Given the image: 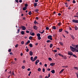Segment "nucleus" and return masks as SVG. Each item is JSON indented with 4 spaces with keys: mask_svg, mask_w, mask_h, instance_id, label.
Wrapping results in <instances>:
<instances>
[{
    "mask_svg": "<svg viewBox=\"0 0 78 78\" xmlns=\"http://www.w3.org/2000/svg\"><path fill=\"white\" fill-rule=\"evenodd\" d=\"M73 23H78V20H73L72 21Z\"/></svg>",
    "mask_w": 78,
    "mask_h": 78,
    "instance_id": "obj_1",
    "label": "nucleus"
},
{
    "mask_svg": "<svg viewBox=\"0 0 78 78\" xmlns=\"http://www.w3.org/2000/svg\"><path fill=\"white\" fill-rule=\"evenodd\" d=\"M48 39H50V40H51L52 41L53 40V39L52 38V36L51 35H49L48 37Z\"/></svg>",
    "mask_w": 78,
    "mask_h": 78,
    "instance_id": "obj_2",
    "label": "nucleus"
},
{
    "mask_svg": "<svg viewBox=\"0 0 78 78\" xmlns=\"http://www.w3.org/2000/svg\"><path fill=\"white\" fill-rule=\"evenodd\" d=\"M20 28H21V29L22 28V30H26V27H25L23 26L22 27L21 26Z\"/></svg>",
    "mask_w": 78,
    "mask_h": 78,
    "instance_id": "obj_3",
    "label": "nucleus"
},
{
    "mask_svg": "<svg viewBox=\"0 0 78 78\" xmlns=\"http://www.w3.org/2000/svg\"><path fill=\"white\" fill-rule=\"evenodd\" d=\"M70 48L71 50H74L73 51V52H74V51L75 50L76 48H73V47H72L71 46H70Z\"/></svg>",
    "mask_w": 78,
    "mask_h": 78,
    "instance_id": "obj_4",
    "label": "nucleus"
},
{
    "mask_svg": "<svg viewBox=\"0 0 78 78\" xmlns=\"http://www.w3.org/2000/svg\"><path fill=\"white\" fill-rule=\"evenodd\" d=\"M68 55L72 56V55H73V53L71 51H68Z\"/></svg>",
    "mask_w": 78,
    "mask_h": 78,
    "instance_id": "obj_5",
    "label": "nucleus"
},
{
    "mask_svg": "<svg viewBox=\"0 0 78 78\" xmlns=\"http://www.w3.org/2000/svg\"><path fill=\"white\" fill-rule=\"evenodd\" d=\"M37 58V56H36L34 57L33 58V62H34V61H35L36 59Z\"/></svg>",
    "mask_w": 78,
    "mask_h": 78,
    "instance_id": "obj_6",
    "label": "nucleus"
},
{
    "mask_svg": "<svg viewBox=\"0 0 78 78\" xmlns=\"http://www.w3.org/2000/svg\"><path fill=\"white\" fill-rule=\"evenodd\" d=\"M55 65V63H51L50 64V66H54Z\"/></svg>",
    "mask_w": 78,
    "mask_h": 78,
    "instance_id": "obj_7",
    "label": "nucleus"
},
{
    "mask_svg": "<svg viewBox=\"0 0 78 78\" xmlns=\"http://www.w3.org/2000/svg\"><path fill=\"white\" fill-rule=\"evenodd\" d=\"M29 54L30 56H32L33 55V52H32L31 51H30L29 52Z\"/></svg>",
    "mask_w": 78,
    "mask_h": 78,
    "instance_id": "obj_8",
    "label": "nucleus"
},
{
    "mask_svg": "<svg viewBox=\"0 0 78 78\" xmlns=\"http://www.w3.org/2000/svg\"><path fill=\"white\" fill-rule=\"evenodd\" d=\"M38 62H39V60H37L35 62V64L36 65H37V63H38Z\"/></svg>",
    "mask_w": 78,
    "mask_h": 78,
    "instance_id": "obj_9",
    "label": "nucleus"
},
{
    "mask_svg": "<svg viewBox=\"0 0 78 78\" xmlns=\"http://www.w3.org/2000/svg\"><path fill=\"white\" fill-rule=\"evenodd\" d=\"M62 58L64 59H67V57L63 55V56H62Z\"/></svg>",
    "mask_w": 78,
    "mask_h": 78,
    "instance_id": "obj_10",
    "label": "nucleus"
},
{
    "mask_svg": "<svg viewBox=\"0 0 78 78\" xmlns=\"http://www.w3.org/2000/svg\"><path fill=\"white\" fill-rule=\"evenodd\" d=\"M34 29H35V30H37V27L36 26H34Z\"/></svg>",
    "mask_w": 78,
    "mask_h": 78,
    "instance_id": "obj_11",
    "label": "nucleus"
},
{
    "mask_svg": "<svg viewBox=\"0 0 78 78\" xmlns=\"http://www.w3.org/2000/svg\"><path fill=\"white\" fill-rule=\"evenodd\" d=\"M27 7H25L23 8V11H25V10H27Z\"/></svg>",
    "mask_w": 78,
    "mask_h": 78,
    "instance_id": "obj_12",
    "label": "nucleus"
},
{
    "mask_svg": "<svg viewBox=\"0 0 78 78\" xmlns=\"http://www.w3.org/2000/svg\"><path fill=\"white\" fill-rule=\"evenodd\" d=\"M21 34H22V35H23L24 34H25V32H24V31H22L21 32Z\"/></svg>",
    "mask_w": 78,
    "mask_h": 78,
    "instance_id": "obj_13",
    "label": "nucleus"
},
{
    "mask_svg": "<svg viewBox=\"0 0 78 78\" xmlns=\"http://www.w3.org/2000/svg\"><path fill=\"white\" fill-rule=\"evenodd\" d=\"M51 72L52 73H55V70L53 69L51 71Z\"/></svg>",
    "mask_w": 78,
    "mask_h": 78,
    "instance_id": "obj_14",
    "label": "nucleus"
},
{
    "mask_svg": "<svg viewBox=\"0 0 78 78\" xmlns=\"http://www.w3.org/2000/svg\"><path fill=\"white\" fill-rule=\"evenodd\" d=\"M38 11H39V9H36L35 10H34V11H35V12H38Z\"/></svg>",
    "mask_w": 78,
    "mask_h": 78,
    "instance_id": "obj_15",
    "label": "nucleus"
},
{
    "mask_svg": "<svg viewBox=\"0 0 78 78\" xmlns=\"http://www.w3.org/2000/svg\"><path fill=\"white\" fill-rule=\"evenodd\" d=\"M34 23L36 25V24H39V23H38L36 22V20H35L34 21Z\"/></svg>",
    "mask_w": 78,
    "mask_h": 78,
    "instance_id": "obj_16",
    "label": "nucleus"
},
{
    "mask_svg": "<svg viewBox=\"0 0 78 78\" xmlns=\"http://www.w3.org/2000/svg\"><path fill=\"white\" fill-rule=\"evenodd\" d=\"M74 68L75 69H76V70H78V67H76V66L74 67Z\"/></svg>",
    "mask_w": 78,
    "mask_h": 78,
    "instance_id": "obj_17",
    "label": "nucleus"
},
{
    "mask_svg": "<svg viewBox=\"0 0 78 78\" xmlns=\"http://www.w3.org/2000/svg\"><path fill=\"white\" fill-rule=\"evenodd\" d=\"M52 29H53L54 30H56V27H55V26H54L52 27Z\"/></svg>",
    "mask_w": 78,
    "mask_h": 78,
    "instance_id": "obj_18",
    "label": "nucleus"
},
{
    "mask_svg": "<svg viewBox=\"0 0 78 78\" xmlns=\"http://www.w3.org/2000/svg\"><path fill=\"white\" fill-rule=\"evenodd\" d=\"M64 69H62L59 72L60 73H61L62 72H63V71H64Z\"/></svg>",
    "mask_w": 78,
    "mask_h": 78,
    "instance_id": "obj_19",
    "label": "nucleus"
},
{
    "mask_svg": "<svg viewBox=\"0 0 78 78\" xmlns=\"http://www.w3.org/2000/svg\"><path fill=\"white\" fill-rule=\"evenodd\" d=\"M71 37L72 38V39H74L75 37H74V36H73V35H71Z\"/></svg>",
    "mask_w": 78,
    "mask_h": 78,
    "instance_id": "obj_20",
    "label": "nucleus"
},
{
    "mask_svg": "<svg viewBox=\"0 0 78 78\" xmlns=\"http://www.w3.org/2000/svg\"><path fill=\"white\" fill-rule=\"evenodd\" d=\"M29 46L30 47H33V44L30 43L29 44Z\"/></svg>",
    "mask_w": 78,
    "mask_h": 78,
    "instance_id": "obj_21",
    "label": "nucleus"
},
{
    "mask_svg": "<svg viewBox=\"0 0 78 78\" xmlns=\"http://www.w3.org/2000/svg\"><path fill=\"white\" fill-rule=\"evenodd\" d=\"M37 3H34V7H36V6H37Z\"/></svg>",
    "mask_w": 78,
    "mask_h": 78,
    "instance_id": "obj_22",
    "label": "nucleus"
},
{
    "mask_svg": "<svg viewBox=\"0 0 78 78\" xmlns=\"http://www.w3.org/2000/svg\"><path fill=\"white\" fill-rule=\"evenodd\" d=\"M37 37H40L41 36V34L39 33H38L37 34Z\"/></svg>",
    "mask_w": 78,
    "mask_h": 78,
    "instance_id": "obj_23",
    "label": "nucleus"
},
{
    "mask_svg": "<svg viewBox=\"0 0 78 78\" xmlns=\"http://www.w3.org/2000/svg\"><path fill=\"white\" fill-rule=\"evenodd\" d=\"M73 57H74V58H77V57L76 56V55H75V54H73Z\"/></svg>",
    "mask_w": 78,
    "mask_h": 78,
    "instance_id": "obj_24",
    "label": "nucleus"
},
{
    "mask_svg": "<svg viewBox=\"0 0 78 78\" xmlns=\"http://www.w3.org/2000/svg\"><path fill=\"white\" fill-rule=\"evenodd\" d=\"M51 42V41L50 40H47V43H49V42Z\"/></svg>",
    "mask_w": 78,
    "mask_h": 78,
    "instance_id": "obj_25",
    "label": "nucleus"
},
{
    "mask_svg": "<svg viewBox=\"0 0 78 78\" xmlns=\"http://www.w3.org/2000/svg\"><path fill=\"white\" fill-rule=\"evenodd\" d=\"M37 39L38 40H41V36L38 37Z\"/></svg>",
    "mask_w": 78,
    "mask_h": 78,
    "instance_id": "obj_26",
    "label": "nucleus"
},
{
    "mask_svg": "<svg viewBox=\"0 0 78 78\" xmlns=\"http://www.w3.org/2000/svg\"><path fill=\"white\" fill-rule=\"evenodd\" d=\"M52 47H53V44H50V48H52Z\"/></svg>",
    "mask_w": 78,
    "mask_h": 78,
    "instance_id": "obj_27",
    "label": "nucleus"
},
{
    "mask_svg": "<svg viewBox=\"0 0 78 78\" xmlns=\"http://www.w3.org/2000/svg\"><path fill=\"white\" fill-rule=\"evenodd\" d=\"M30 60H31V61H32V62H33V57H31L30 58Z\"/></svg>",
    "mask_w": 78,
    "mask_h": 78,
    "instance_id": "obj_28",
    "label": "nucleus"
},
{
    "mask_svg": "<svg viewBox=\"0 0 78 78\" xmlns=\"http://www.w3.org/2000/svg\"><path fill=\"white\" fill-rule=\"evenodd\" d=\"M59 44L61 45H63V43H62L61 42H59Z\"/></svg>",
    "mask_w": 78,
    "mask_h": 78,
    "instance_id": "obj_29",
    "label": "nucleus"
},
{
    "mask_svg": "<svg viewBox=\"0 0 78 78\" xmlns=\"http://www.w3.org/2000/svg\"><path fill=\"white\" fill-rule=\"evenodd\" d=\"M38 72H41V68H39L38 69Z\"/></svg>",
    "mask_w": 78,
    "mask_h": 78,
    "instance_id": "obj_30",
    "label": "nucleus"
},
{
    "mask_svg": "<svg viewBox=\"0 0 78 78\" xmlns=\"http://www.w3.org/2000/svg\"><path fill=\"white\" fill-rule=\"evenodd\" d=\"M48 60L50 61H52V59H51V58H49Z\"/></svg>",
    "mask_w": 78,
    "mask_h": 78,
    "instance_id": "obj_31",
    "label": "nucleus"
},
{
    "mask_svg": "<svg viewBox=\"0 0 78 78\" xmlns=\"http://www.w3.org/2000/svg\"><path fill=\"white\" fill-rule=\"evenodd\" d=\"M32 14L31 11H30L29 12V15H31Z\"/></svg>",
    "mask_w": 78,
    "mask_h": 78,
    "instance_id": "obj_32",
    "label": "nucleus"
},
{
    "mask_svg": "<svg viewBox=\"0 0 78 78\" xmlns=\"http://www.w3.org/2000/svg\"><path fill=\"white\" fill-rule=\"evenodd\" d=\"M20 32V29H18V30L17 32H16V33H19Z\"/></svg>",
    "mask_w": 78,
    "mask_h": 78,
    "instance_id": "obj_33",
    "label": "nucleus"
},
{
    "mask_svg": "<svg viewBox=\"0 0 78 78\" xmlns=\"http://www.w3.org/2000/svg\"><path fill=\"white\" fill-rule=\"evenodd\" d=\"M58 55H59V56H62H62H63V55H62V54H58Z\"/></svg>",
    "mask_w": 78,
    "mask_h": 78,
    "instance_id": "obj_34",
    "label": "nucleus"
},
{
    "mask_svg": "<svg viewBox=\"0 0 78 78\" xmlns=\"http://www.w3.org/2000/svg\"><path fill=\"white\" fill-rule=\"evenodd\" d=\"M24 41H22L21 42V44L22 45H23V44H24Z\"/></svg>",
    "mask_w": 78,
    "mask_h": 78,
    "instance_id": "obj_35",
    "label": "nucleus"
},
{
    "mask_svg": "<svg viewBox=\"0 0 78 78\" xmlns=\"http://www.w3.org/2000/svg\"><path fill=\"white\" fill-rule=\"evenodd\" d=\"M33 38V37H32L31 36H30L29 37V39L30 40H31V39H32V38Z\"/></svg>",
    "mask_w": 78,
    "mask_h": 78,
    "instance_id": "obj_36",
    "label": "nucleus"
},
{
    "mask_svg": "<svg viewBox=\"0 0 78 78\" xmlns=\"http://www.w3.org/2000/svg\"><path fill=\"white\" fill-rule=\"evenodd\" d=\"M74 51H76V52H78V49H75V50H74Z\"/></svg>",
    "mask_w": 78,
    "mask_h": 78,
    "instance_id": "obj_37",
    "label": "nucleus"
},
{
    "mask_svg": "<svg viewBox=\"0 0 78 78\" xmlns=\"http://www.w3.org/2000/svg\"><path fill=\"white\" fill-rule=\"evenodd\" d=\"M31 36H34L35 34L34 33H33L31 34Z\"/></svg>",
    "mask_w": 78,
    "mask_h": 78,
    "instance_id": "obj_38",
    "label": "nucleus"
},
{
    "mask_svg": "<svg viewBox=\"0 0 78 78\" xmlns=\"http://www.w3.org/2000/svg\"><path fill=\"white\" fill-rule=\"evenodd\" d=\"M75 30H78V27L76 26V27H75Z\"/></svg>",
    "mask_w": 78,
    "mask_h": 78,
    "instance_id": "obj_39",
    "label": "nucleus"
},
{
    "mask_svg": "<svg viewBox=\"0 0 78 78\" xmlns=\"http://www.w3.org/2000/svg\"><path fill=\"white\" fill-rule=\"evenodd\" d=\"M61 23H58V26H61Z\"/></svg>",
    "mask_w": 78,
    "mask_h": 78,
    "instance_id": "obj_40",
    "label": "nucleus"
},
{
    "mask_svg": "<svg viewBox=\"0 0 78 78\" xmlns=\"http://www.w3.org/2000/svg\"><path fill=\"white\" fill-rule=\"evenodd\" d=\"M72 45L73 47H76V45L74 44H72Z\"/></svg>",
    "mask_w": 78,
    "mask_h": 78,
    "instance_id": "obj_41",
    "label": "nucleus"
},
{
    "mask_svg": "<svg viewBox=\"0 0 78 78\" xmlns=\"http://www.w3.org/2000/svg\"><path fill=\"white\" fill-rule=\"evenodd\" d=\"M76 48L77 49H78V45L77 44L76 45Z\"/></svg>",
    "mask_w": 78,
    "mask_h": 78,
    "instance_id": "obj_42",
    "label": "nucleus"
},
{
    "mask_svg": "<svg viewBox=\"0 0 78 78\" xmlns=\"http://www.w3.org/2000/svg\"><path fill=\"white\" fill-rule=\"evenodd\" d=\"M26 51L27 52H28L29 51V49L27 48L26 50Z\"/></svg>",
    "mask_w": 78,
    "mask_h": 78,
    "instance_id": "obj_43",
    "label": "nucleus"
},
{
    "mask_svg": "<svg viewBox=\"0 0 78 78\" xmlns=\"http://www.w3.org/2000/svg\"><path fill=\"white\" fill-rule=\"evenodd\" d=\"M62 29H59V32H62Z\"/></svg>",
    "mask_w": 78,
    "mask_h": 78,
    "instance_id": "obj_44",
    "label": "nucleus"
},
{
    "mask_svg": "<svg viewBox=\"0 0 78 78\" xmlns=\"http://www.w3.org/2000/svg\"><path fill=\"white\" fill-rule=\"evenodd\" d=\"M12 75H14V72L13 71H12Z\"/></svg>",
    "mask_w": 78,
    "mask_h": 78,
    "instance_id": "obj_45",
    "label": "nucleus"
},
{
    "mask_svg": "<svg viewBox=\"0 0 78 78\" xmlns=\"http://www.w3.org/2000/svg\"><path fill=\"white\" fill-rule=\"evenodd\" d=\"M65 32H66V33H67V34H69V32L67 31L66 30H65Z\"/></svg>",
    "mask_w": 78,
    "mask_h": 78,
    "instance_id": "obj_46",
    "label": "nucleus"
},
{
    "mask_svg": "<svg viewBox=\"0 0 78 78\" xmlns=\"http://www.w3.org/2000/svg\"><path fill=\"white\" fill-rule=\"evenodd\" d=\"M46 29L47 30H49V28L48 27H46Z\"/></svg>",
    "mask_w": 78,
    "mask_h": 78,
    "instance_id": "obj_47",
    "label": "nucleus"
},
{
    "mask_svg": "<svg viewBox=\"0 0 78 78\" xmlns=\"http://www.w3.org/2000/svg\"><path fill=\"white\" fill-rule=\"evenodd\" d=\"M25 7H26L28 6V4H26L25 5Z\"/></svg>",
    "mask_w": 78,
    "mask_h": 78,
    "instance_id": "obj_48",
    "label": "nucleus"
},
{
    "mask_svg": "<svg viewBox=\"0 0 78 78\" xmlns=\"http://www.w3.org/2000/svg\"><path fill=\"white\" fill-rule=\"evenodd\" d=\"M22 69H25V66H22Z\"/></svg>",
    "mask_w": 78,
    "mask_h": 78,
    "instance_id": "obj_49",
    "label": "nucleus"
},
{
    "mask_svg": "<svg viewBox=\"0 0 78 78\" xmlns=\"http://www.w3.org/2000/svg\"><path fill=\"white\" fill-rule=\"evenodd\" d=\"M73 3H76V1H75L74 0H73Z\"/></svg>",
    "mask_w": 78,
    "mask_h": 78,
    "instance_id": "obj_50",
    "label": "nucleus"
},
{
    "mask_svg": "<svg viewBox=\"0 0 78 78\" xmlns=\"http://www.w3.org/2000/svg\"><path fill=\"white\" fill-rule=\"evenodd\" d=\"M51 70V69H50V68H48V69H47V70L48 71H50Z\"/></svg>",
    "mask_w": 78,
    "mask_h": 78,
    "instance_id": "obj_51",
    "label": "nucleus"
},
{
    "mask_svg": "<svg viewBox=\"0 0 78 78\" xmlns=\"http://www.w3.org/2000/svg\"><path fill=\"white\" fill-rule=\"evenodd\" d=\"M27 42L28 43V44H30V41L29 40Z\"/></svg>",
    "mask_w": 78,
    "mask_h": 78,
    "instance_id": "obj_52",
    "label": "nucleus"
},
{
    "mask_svg": "<svg viewBox=\"0 0 78 78\" xmlns=\"http://www.w3.org/2000/svg\"><path fill=\"white\" fill-rule=\"evenodd\" d=\"M58 56V54H56L55 55V56H56V57H57V56Z\"/></svg>",
    "mask_w": 78,
    "mask_h": 78,
    "instance_id": "obj_53",
    "label": "nucleus"
},
{
    "mask_svg": "<svg viewBox=\"0 0 78 78\" xmlns=\"http://www.w3.org/2000/svg\"><path fill=\"white\" fill-rule=\"evenodd\" d=\"M44 31H45V30H43V31L42 32H41V34H43V33H44Z\"/></svg>",
    "mask_w": 78,
    "mask_h": 78,
    "instance_id": "obj_54",
    "label": "nucleus"
},
{
    "mask_svg": "<svg viewBox=\"0 0 78 78\" xmlns=\"http://www.w3.org/2000/svg\"><path fill=\"white\" fill-rule=\"evenodd\" d=\"M42 70H43V72H45V69L44 68Z\"/></svg>",
    "mask_w": 78,
    "mask_h": 78,
    "instance_id": "obj_55",
    "label": "nucleus"
},
{
    "mask_svg": "<svg viewBox=\"0 0 78 78\" xmlns=\"http://www.w3.org/2000/svg\"><path fill=\"white\" fill-rule=\"evenodd\" d=\"M69 30H72V28H71V27H69Z\"/></svg>",
    "mask_w": 78,
    "mask_h": 78,
    "instance_id": "obj_56",
    "label": "nucleus"
},
{
    "mask_svg": "<svg viewBox=\"0 0 78 78\" xmlns=\"http://www.w3.org/2000/svg\"><path fill=\"white\" fill-rule=\"evenodd\" d=\"M18 47V44H17L15 45V47L16 48H17Z\"/></svg>",
    "mask_w": 78,
    "mask_h": 78,
    "instance_id": "obj_57",
    "label": "nucleus"
},
{
    "mask_svg": "<svg viewBox=\"0 0 78 78\" xmlns=\"http://www.w3.org/2000/svg\"><path fill=\"white\" fill-rule=\"evenodd\" d=\"M15 1L16 3H19V0H15Z\"/></svg>",
    "mask_w": 78,
    "mask_h": 78,
    "instance_id": "obj_58",
    "label": "nucleus"
},
{
    "mask_svg": "<svg viewBox=\"0 0 78 78\" xmlns=\"http://www.w3.org/2000/svg\"><path fill=\"white\" fill-rule=\"evenodd\" d=\"M8 51H9V52H11V49H10L9 50H8Z\"/></svg>",
    "mask_w": 78,
    "mask_h": 78,
    "instance_id": "obj_59",
    "label": "nucleus"
},
{
    "mask_svg": "<svg viewBox=\"0 0 78 78\" xmlns=\"http://www.w3.org/2000/svg\"><path fill=\"white\" fill-rule=\"evenodd\" d=\"M26 32L27 33H30V31L27 30V31H26Z\"/></svg>",
    "mask_w": 78,
    "mask_h": 78,
    "instance_id": "obj_60",
    "label": "nucleus"
},
{
    "mask_svg": "<svg viewBox=\"0 0 78 78\" xmlns=\"http://www.w3.org/2000/svg\"><path fill=\"white\" fill-rule=\"evenodd\" d=\"M58 16H61V13H58Z\"/></svg>",
    "mask_w": 78,
    "mask_h": 78,
    "instance_id": "obj_61",
    "label": "nucleus"
},
{
    "mask_svg": "<svg viewBox=\"0 0 78 78\" xmlns=\"http://www.w3.org/2000/svg\"><path fill=\"white\" fill-rule=\"evenodd\" d=\"M54 51L55 52H57V50H54Z\"/></svg>",
    "mask_w": 78,
    "mask_h": 78,
    "instance_id": "obj_62",
    "label": "nucleus"
},
{
    "mask_svg": "<svg viewBox=\"0 0 78 78\" xmlns=\"http://www.w3.org/2000/svg\"><path fill=\"white\" fill-rule=\"evenodd\" d=\"M39 1L38 0H35V2H38Z\"/></svg>",
    "mask_w": 78,
    "mask_h": 78,
    "instance_id": "obj_63",
    "label": "nucleus"
},
{
    "mask_svg": "<svg viewBox=\"0 0 78 78\" xmlns=\"http://www.w3.org/2000/svg\"><path fill=\"white\" fill-rule=\"evenodd\" d=\"M68 5H69L67 4V5H66L65 6H66V7H67H67H68V6H69Z\"/></svg>",
    "mask_w": 78,
    "mask_h": 78,
    "instance_id": "obj_64",
    "label": "nucleus"
}]
</instances>
